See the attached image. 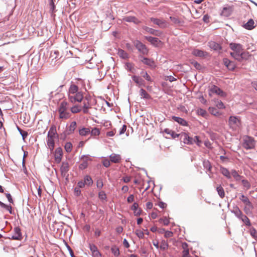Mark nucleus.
<instances>
[{"instance_id":"nucleus-19","label":"nucleus","mask_w":257,"mask_h":257,"mask_svg":"<svg viewBox=\"0 0 257 257\" xmlns=\"http://www.w3.org/2000/svg\"><path fill=\"white\" fill-rule=\"evenodd\" d=\"M253 209V206L252 203L246 205H244L243 207V211L247 215H250L252 213V210Z\"/></svg>"},{"instance_id":"nucleus-30","label":"nucleus","mask_w":257,"mask_h":257,"mask_svg":"<svg viewBox=\"0 0 257 257\" xmlns=\"http://www.w3.org/2000/svg\"><path fill=\"white\" fill-rule=\"evenodd\" d=\"M239 199L244 204V205L249 204L251 203L249 198L243 194H240Z\"/></svg>"},{"instance_id":"nucleus-26","label":"nucleus","mask_w":257,"mask_h":257,"mask_svg":"<svg viewBox=\"0 0 257 257\" xmlns=\"http://www.w3.org/2000/svg\"><path fill=\"white\" fill-rule=\"evenodd\" d=\"M139 205L137 203H134L131 207V209L134 211L135 215L138 216L141 214V210L138 208Z\"/></svg>"},{"instance_id":"nucleus-16","label":"nucleus","mask_w":257,"mask_h":257,"mask_svg":"<svg viewBox=\"0 0 257 257\" xmlns=\"http://www.w3.org/2000/svg\"><path fill=\"white\" fill-rule=\"evenodd\" d=\"M255 27L254 21L250 19L247 23L243 25V27L246 30H251L254 28Z\"/></svg>"},{"instance_id":"nucleus-56","label":"nucleus","mask_w":257,"mask_h":257,"mask_svg":"<svg viewBox=\"0 0 257 257\" xmlns=\"http://www.w3.org/2000/svg\"><path fill=\"white\" fill-rule=\"evenodd\" d=\"M89 248L91 251V253L93 252L94 251H95V250H97V247L94 244H89Z\"/></svg>"},{"instance_id":"nucleus-13","label":"nucleus","mask_w":257,"mask_h":257,"mask_svg":"<svg viewBox=\"0 0 257 257\" xmlns=\"http://www.w3.org/2000/svg\"><path fill=\"white\" fill-rule=\"evenodd\" d=\"M145 38L152 45L155 46H159L161 43V41L159 40L157 38H155L151 36H146Z\"/></svg>"},{"instance_id":"nucleus-64","label":"nucleus","mask_w":257,"mask_h":257,"mask_svg":"<svg viewBox=\"0 0 257 257\" xmlns=\"http://www.w3.org/2000/svg\"><path fill=\"white\" fill-rule=\"evenodd\" d=\"M122 180L124 183H128L131 181V178L130 176H124L122 178Z\"/></svg>"},{"instance_id":"nucleus-60","label":"nucleus","mask_w":257,"mask_h":257,"mask_svg":"<svg viewBox=\"0 0 257 257\" xmlns=\"http://www.w3.org/2000/svg\"><path fill=\"white\" fill-rule=\"evenodd\" d=\"M110 164V161L108 159H105L103 161V165L105 167H108Z\"/></svg>"},{"instance_id":"nucleus-52","label":"nucleus","mask_w":257,"mask_h":257,"mask_svg":"<svg viewBox=\"0 0 257 257\" xmlns=\"http://www.w3.org/2000/svg\"><path fill=\"white\" fill-rule=\"evenodd\" d=\"M242 185H243V186L246 189H248L250 187V184L249 183V182L246 180H242Z\"/></svg>"},{"instance_id":"nucleus-29","label":"nucleus","mask_w":257,"mask_h":257,"mask_svg":"<svg viewBox=\"0 0 257 257\" xmlns=\"http://www.w3.org/2000/svg\"><path fill=\"white\" fill-rule=\"evenodd\" d=\"M76 126L77 124L76 121H72L67 128L68 134H70L73 133L75 130Z\"/></svg>"},{"instance_id":"nucleus-39","label":"nucleus","mask_w":257,"mask_h":257,"mask_svg":"<svg viewBox=\"0 0 257 257\" xmlns=\"http://www.w3.org/2000/svg\"><path fill=\"white\" fill-rule=\"evenodd\" d=\"M181 139L183 140V142L185 144H188V139L187 137H189L188 135L186 133H181L180 134Z\"/></svg>"},{"instance_id":"nucleus-20","label":"nucleus","mask_w":257,"mask_h":257,"mask_svg":"<svg viewBox=\"0 0 257 257\" xmlns=\"http://www.w3.org/2000/svg\"><path fill=\"white\" fill-rule=\"evenodd\" d=\"M123 20L127 22H133L136 24H138L141 23L137 18L134 16L125 17L123 18Z\"/></svg>"},{"instance_id":"nucleus-14","label":"nucleus","mask_w":257,"mask_h":257,"mask_svg":"<svg viewBox=\"0 0 257 257\" xmlns=\"http://www.w3.org/2000/svg\"><path fill=\"white\" fill-rule=\"evenodd\" d=\"M192 54L194 56L199 57H204L208 55V53L206 52L199 49L193 50L192 52Z\"/></svg>"},{"instance_id":"nucleus-12","label":"nucleus","mask_w":257,"mask_h":257,"mask_svg":"<svg viewBox=\"0 0 257 257\" xmlns=\"http://www.w3.org/2000/svg\"><path fill=\"white\" fill-rule=\"evenodd\" d=\"M12 238L15 240H21L22 238V233L20 228L16 227L14 228L13 234Z\"/></svg>"},{"instance_id":"nucleus-47","label":"nucleus","mask_w":257,"mask_h":257,"mask_svg":"<svg viewBox=\"0 0 257 257\" xmlns=\"http://www.w3.org/2000/svg\"><path fill=\"white\" fill-rule=\"evenodd\" d=\"M99 198L101 200H105L106 199V195L103 191H101L98 193Z\"/></svg>"},{"instance_id":"nucleus-54","label":"nucleus","mask_w":257,"mask_h":257,"mask_svg":"<svg viewBox=\"0 0 257 257\" xmlns=\"http://www.w3.org/2000/svg\"><path fill=\"white\" fill-rule=\"evenodd\" d=\"M173 233L171 231H166L164 236L166 238H169L173 236Z\"/></svg>"},{"instance_id":"nucleus-48","label":"nucleus","mask_w":257,"mask_h":257,"mask_svg":"<svg viewBox=\"0 0 257 257\" xmlns=\"http://www.w3.org/2000/svg\"><path fill=\"white\" fill-rule=\"evenodd\" d=\"M135 234L140 238H143L144 237V233L143 231L140 229H137L135 231Z\"/></svg>"},{"instance_id":"nucleus-17","label":"nucleus","mask_w":257,"mask_h":257,"mask_svg":"<svg viewBox=\"0 0 257 257\" xmlns=\"http://www.w3.org/2000/svg\"><path fill=\"white\" fill-rule=\"evenodd\" d=\"M109 158L110 161L114 163H118L121 160V156L119 155L114 153L110 155Z\"/></svg>"},{"instance_id":"nucleus-28","label":"nucleus","mask_w":257,"mask_h":257,"mask_svg":"<svg viewBox=\"0 0 257 257\" xmlns=\"http://www.w3.org/2000/svg\"><path fill=\"white\" fill-rule=\"evenodd\" d=\"M90 130L89 128L82 127L79 130V134L81 136H86L89 134Z\"/></svg>"},{"instance_id":"nucleus-61","label":"nucleus","mask_w":257,"mask_h":257,"mask_svg":"<svg viewBox=\"0 0 257 257\" xmlns=\"http://www.w3.org/2000/svg\"><path fill=\"white\" fill-rule=\"evenodd\" d=\"M101 234V231L98 228H96L94 231V235L95 237H97L99 236Z\"/></svg>"},{"instance_id":"nucleus-45","label":"nucleus","mask_w":257,"mask_h":257,"mask_svg":"<svg viewBox=\"0 0 257 257\" xmlns=\"http://www.w3.org/2000/svg\"><path fill=\"white\" fill-rule=\"evenodd\" d=\"M111 252L112 253L116 256H117L119 255V249L116 246H113L111 248Z\"/></svg>"},{"instance_id":"nucleus-49","label":"nucleus","mask_w":257,"mask_h":257,"mask_svg":"<svg viewBox=\"0 0 257 257\" xmlns=\"http://www.w3.org/2000/svg\"><path fill=\"white\" fill-rule=\"evenodd\" d=\"M197 112L199 115H200L202 116H205L207 114L206 111L202 108H199L197 109Z\"/></svg>"},{"instance_id":"nucleus-37","label":"nucleus","mask_w":257,"mask_h":257,"mask_svg":"<svg viewBox=\"0 0 257 257\" xmlns=\"http://www.w3.org/2000/svg\"><path fill=\"white\" fill-rule=\"evenodd\" d=\"M84 182L85 185L91 186L93 184L92 178L89 176H86L84 178Z\"/></svg>"},{"instance_id":"nucleus-15","label":"nucleus","mask_w":257,"mask_h":257,"mask_svg":"<svg viewBox=\"0 0 257 257\" xmlns=\"http://www.w3.org/2000/svg\"><path fill=\"white\" fill-rule=\"evenodd\" d=\"M223 63L225 66L230 70H233L235 68V65L233 62H232L227 58L223 59Z\"/></svg>"},{"instance_id":"nucleus-34","label":"nucleus","mask_w":257,"mask_h":257,"mask_svg":"<svg viewBox=\"0 0 257 257\" xmlns=\"http://www.w3.org/2000/svg\"><path fill=\"white\" fill-rule=\"evenodd\" d=\"M230 175L231 176H232L236 181L240 180L241 177L235 170H232L231 171Z\"/></svg>"},{"instance_id":"nucleus-5","label":"nucleus","mask_w":257,"mask_h":257,"mask_svg":"<svg viewBox=\"0 0 257 257\" xmlns=\"http://www.w3.org/2000/svg\"><path fill=\"white\" fill-rule=\"evenodd\" d=\"M228 124L232 130H237L240 125V121L237 116H231L228 119Z\"/></svg>"},{"instance_id":"nucleus-35","label":"nucleus","mask_w":257,"mask_h":257,"mask_svg":"<svg viewBox=\"0 0 257 257\" xmlns=\"http://www.w3.org/2000/svg\"><path fill=\"white\" fill-rule=\"evenodd\" d=\"M215 105L219 109H223L225 108V106L223 102L218 100L215 99L214 100Z\"/></svg>"},{"instance_id":"nucleus-24","label":"nucleus","mask_w":257,"mask_h":257,"mask_svg":"<svg viewBox=\"0 0 257 257\" xmlns=\"http://www.w3.org/2000/svg\"><path fill=\"white\" fill-rule=\"evenodd\" d=\"M220 171L221 174L228 179H231L230 172L226 168L221 167Z\"/></svg>"},{"instance_id":"nucleus-50","label":"nucleus","mask_w":257,"mask_h":257,"mask_svg":"<svg viewBox=\"0 0 257 257\" xmlns=\"http://www.w3.org/2000/svg\"><path fill=\"white\" fill-rule=\"evenodd\" d=\"M142 76L145 78L148 81H152L151 77L148 75L146 72H142L141 73Z\"/></svg>"},{"instance_id":"nucleus-31","label":"nucleus","mask_w":257,"mask_h":257,"mask_svg":"<svg viewBox=\"0 0 257 257\" xmlns=\"http://www.w3.org/2000/svg\"><path fill=\"white\" fill-rule=\"evenodd\" d=\"M140 95L141 98L144 99H150L151 98L150 95L147 93V92L143 88H141L140 90Z\"/></svg>"},{"instance_id":"nucleus-25","label":"nucleus","mask_w":257,"mask_h":257,"mask_svg":"<svg viewBox=\"0 0 257 257\" xmlns=\"http://www.w3.org/2000/svg\"><path fill=\"white\" fill-rule=\"evenodd\" d=\"M61 171L62 174L65 175V174L69 170V164L67 162H63L62 163V165L61 167Z\"/></svg>"},{"instance_id":"nucleus-7","label":"nucleus","mask_w":257,"mask_h":257,"mask_svg":"<svg viewBox=\"0 0 257 257\" xmlns=\"http://www.w3.org/2000/svg\"><path fill=\"white\" fill-rule=\"evenodd\" d=\"M134 45L138 51L143 55H147L148 53V49L146 46L139 41L134 42Z\"/></svg>"},{"instance_id":"nucleus-22","label":"nucleus","mask_w":257,"mask_h":257,"mask_svg":"<svg viewBox=\"0 0 257 257\" xmlns=\"http://www.w3.org/2000/svg\"><path fill=\"white\" fill-rule=\"evenodd\" d=\"M133 80L139 86H144L145 81L141 78L138 76H133L132 77Z\"/></svg>"},{"instance_id":"nucleus-44","label":"nucleus","mask_w":257,"mask_h":257,"mask_svg":"<svg viewBox=\"0 0 257 257\" xmlns=\"http://www.w3.org/2000/svg\"><path fill=\"white\" fill-rule=\"evenodd\" d=\"M159 221L161 223H163L164 225H168L170 223L169 219L166 217L160 218Z\"/></svg>"},{"instance_id":"nucleus-51","label":"nucleus","mask_w":257,"mask_h":257,"mask_svg":"<svg viewBox=\"0 0 257 257\" xmlns=\"http://www.w3.org/2000/svg\"><path fill=\"white\" fill-rule=\"evenodd\" d=\"M2 207L7 210L10 212V213H11V214L12 213V209L11 206L6 205L5 203H2Z\"/></svg>"},{"instance_id":"nucleus-36","label":"nucleus","mask_w":257,"mask_h":257,"mask_svg":"<svg viewBox=\"0 0 257 257\" xmlns=\"http://www.w3.org/2000/svg\"><path fill=\"white\" fill-rule=\"evenodd\" d=\"M209 111L211 114L215 116H219L221 114V113L215 107H209Z\"/></svg>"},{"instance_id":"nucleus-53","label":"nucleus","mask_w":257,"mask_h":257,"mask_svg":"<svg viewBox=\"0 0 257 257\" xmlns=\"http://www.w3.org/2000/svg\"><path fill=\"white\" fill-rule=\"evenodd\" d=\"M193 143H196L198 146H200V145L201 143L198 136H195L194 138H193Z\"/></svg>"},{"instance_id":"nucleus-43","label":"nucleus","mask_w":257,"mask_h":257,"mask_svg":"<svg viewBox=\"0 0 257 257\" xmlns=\"http://www.w3.org/2000/svg\"><path fill=\"white\" fill-rule=\"evenodd\" d=\"M242 218L241 221L247 226H250L251 223L248 218L244 214L243 216H242Z\"/></svg>"},{"instance_id":"nucleus-2","label":"nucleus","mask_w":257,"mask_h":257,"mask_svg":"<svg viewBox=\"0 0 257 257\" xmlns=\"http://www.w3.org/2000/svg\"><path fill=\"white\" fill-rule=\"evenodd\" d=\"M68 100L72 103L81 102L83 98L81 90L74 83L71 84L68 92Z\"/></svg>"},{"instance_id":"nucleus-10","label":"nucleus","mask_w":257,"mask_h":257,"mask_svg":"<svg viewBox=\"0 0 257 257\" xmlns=\"http://www.w3.org/2000/svg\"><path fill=\"white\" fill-rule=\"evenodd\" d=\"M151 21L154 24L158 25L161 28H165L167 27V25L166 22L163 20L151 18Z\"/></svg>"},{"instance_id":"nucleus-18","label":"nucleus","mask_w":257,"mask_h":257,"mask_svg":"<svg viewBox=\"0 0 257 257\" xmlns=\"http://www.w3.org/2000/svg\"><path fill=\"white\" fill-rule=\"evenodd\" d=\"M143 29L147 32L156 36H159L161 35V32L147 26L143 27Z\"/></svg>"},{"instance_id":"nucleus-63","label":"nucleus","mask_w":257,"mask_h":257,"mask_svg":"<svg viewBox=\"0 0 257 257\" xmlns=\"http://www.w3.org/2000/svg\"><path fill=\"white\" fill-rule=\"evenodd\" d=\"M85 184L84 181H80L78 182L77 186L79 188H83L85 186Z\"/></svg>"},{"instance_id":"nucleus-55","label":"nucleus","mask_w":257,"mask_h":257,"mask_svg":"<svg viewBox=\"0 0 257 257\" xmlns=\"http://www.w3.org/2000/svg\"><path fill=\"white\" fill-rule=\"evenodd\" d=\"M96 185L98 188H102L103 186L102 180L101 179L98 180L97 181Z\"/></svg>"},{"instance_id":"nucleus-4","label":"nucleus","mask_w":257,"mask_h":257,"mask_svg":"<svg viewBox=\"0 0 257 257\" xmlns=\"http://www.w3.org/2000/svg\"><path fill=\"white\" fill-rule=\"evenodd\" d=\"M58 112L59 117L61 119H66L71 116L70 113L68 111V103L64 101L61 102L58 108Z\"/></svg>"},{"instance_id":"nucleus-59","label":"nucleus","mask_w":257,"mask_h":257,"mask_svg":"<svg viewBox=\"0 0 257 257\" xmlns=\"http://www.w3.org/2000/svg\"><path fill=\"white\" fill-rule=\"evenodd\" d=\"M92 255L93 257H101V254L100 253L98 249L97 250H95V251L92 252Z\"/></svg>"},{"instance_id":"nucleus-38","label":"nucleus","mask_w":257,"mask_h":257,"mask_svg":"<svg viewBox=\"0 0 257 257\" xmlns=\"http://www.w3.org/2000/svg\"><path fill=\"white\" fill-rule=\"evenodd\" d=\"M118 55L119 56L123 59H126L128 58V54L124 50L119 49L118 51Z\"/></svg>"},{"instance_id":"nucleus-21","label":"nucleus","mask_w":257,"mask_h":257,"mask_svg":"<svg viewBox=\"0 0 257 257\" xmlns=\"http://www.w3.org/2000/svg\"><path fill=\"white\" fill-rule=\"evenodd\" d=\"M142 62L150 67L154 68L155 67V62L152 59L144 57L142 59Z\"/></svg>"},{"instance_id":"nucleus-6","label":"nucleus","mask_w":257,"mask_h":257,"mask_svg":"<svg viewBox=\"0 0 257 257\" xmlns=\"http://www.w3.org/2000/svg\"><path fill=\"white\" fill-rule=\"evenodd\" d=\"M255 146L254 139L248 136L243 138V147L247 150L252 149Z\"/></svg>"},{"instance_id":"nucleus-62","label":"nucleus","mask_w":257,"mask_h":257,"mask_svg":"<svg viewBox=\"0 0 257 257\" xmlns=\"http://www.w3.org/2000/svg\"><path fill=\"white\" fill-rule=\"evenodd\" d=\"M170 19L171 21L175 24H178L179 23V21L177 18L173 17H170Z\"/></svg>"},{"instance_id":"nucleus-1","label":"nucleus","mask_w":257,"mask_h":257,"mask_svg":"<svg viewBox=\"0 0 257 257\" xmlns=\"http://www.w3.org/2000/svg\"><path fill=\"white\" fill-rule=\"evenodd\" d=\"M229 47L233 51L230 55L239 62L247 60L250 56L248 52L243 51L242 46L240 44L231 43L229 44Z\"/></svg>"},{"instance_id":"nucleus-3","label":"nucleus","mask_w":257,"mask_h":257,"mask_svg":"<svg viewBox=\"0 0 257 257\" xmlns=\"http://www.w3.org/2000/svg\"><path fill=\"white\" fill-rule=\"evenodd\" d=\"M58 136L55 125H53L50 128L47 135V145L50 151H53L55 146V139Z\"/></svg>"},{"instance_id":"nucleus-57","label":"nucleus","mask_w":257,"mask_h":257,"mask_svg":"<svg viewBox=\"0 0 257 257\" xmlns=\"http://www.w3.org/2000/svg\"><path fill=\"white\" fill-rule=\"evenodd\" d=\"M182 257H190L189 250H183Z\"/></svg>"},{"instance_id":"nucleus-40","label":"nucleus","mask_w":257,"mask_h":257,"mask_svg":"<svg viewBox=\"0 0 257 257\" xmlns=\"http://www.w3.org/2000/svg\"><path fill=\"white\" fill-rule=\"evenodd\" d=\"M160 248L162 250H166L168 248V243L167 241L162 240L161 242Z\"/></svg>"},{"instance_id":"nucleus-27","label":"nucleus","mask_w":257,"mask_h":257,"mask_svg":"<svg viewBox=\"0 0 257 257\" xmlns=\"http://www.w3.org/2000/svg\"><path fill=\"white\" fill-rule=\"evenodd\" d=\"M216 191L221 198H223L224 197L225 192L224 189L221 185H219L216 187Z\"/></svg>"},{"instance_id":"nucleus-8","label":"nucleus","mask_w":257,"mask_h":257,"mask_svg":"<svg viewBox=\"0 0 257 257\" xmlns=\"http://www.w3.org/2000/svg\"><path fill=\"white\" fill-rule=\"evenodd\" d=\"M214 93L223 97L225 96V93L219 87L215 85H212L209 89V95L211 96Z\"/></svg>"},{"instance_id":"nucleus-46","label":"nucleus","mask_w":257,"mask_h":257,"mask_svg":"<svg viewBox=\"0 0 257 257\" xmlns=\"http://www.w3.org/2000/svg\"><path fill=\"white\" fill-rule=\"evenodd\" d=\"M65 149L67 152H70L72 150V145L71 143L68 142L65 145Z\"/></svg>"},{"instance_id":"nucleus-41","label":"nucleus","mask_w":257,"mask_h":257,"mask_svg":"<svg viewBox=\"0 0 257 257\" xmlns=\"http://www.w3.org/2000/svg\"><path fill=\"white\" fill-rule=\"evenodd\" d=\"M90 133L92 136H98L100 134V130L96 127H94L90 131Z\"/></svg>"},{"instance_id":"nucleus-9","label":"nucleus","mask_w":257,"mask_h":257,"mask_svg":"<svg viewBox=\"0 0 257 257\" xmlns=\"http://www.w3.org/2000/svg\"><path fill=\"white\" fill-rule=\"evenodd\" d=\"M63 156V151L62 148H57L55 151L54 157L56 163H59L61 161Z\"/></svg>"},{"instance_id":"nucleus-42","label":"nucleus","mask_w":257,"mask_h":257,"mask_svg":"<svg viewBox=\"0 0 257 257\" xmlns=\"http://www.w3.org/2000/svg\"><path fill=\"white\" fill-rule=\"evenodd\" d=\"M203 166L208 171H211V166L210 165V162L207 160H205L203 161Z\"/></svg>"},{"instance_id":"nucleus-11","label":"nucleus","mask_w":257,"mask_h":257,"mask_svg":"<svg viewBox=\"0 0 257 257\" xmlns=\"http://www.w3.org/2000/svg\"><path fill=\"white\" fill-rule=\"evenodd\" d=\"M231 212L233 213L237 218L241 220L244 214L238 206L234 207L232 210H231Z\"/></svg>"},{"instance_id":"nucleus-58","label":"nucleus","mask_w":257,"mask_h":257,"mask_svg":"<svg viewBox=\"0 0 257 257\" xmlns=\"http://www.w3.org/2000/svg\"><path fill=\"white\" fill-rule=\"evenodd\" d=\"M182 248L183 250H189L188 245L186 242H183L182 243Z\"/></svg>"},{"instance_id":"nucleus-32","label":"nucleus","mask_w":257,"mask_h":257,"mask_svg":"<svg viewBox=\"0 0 257 257\" xmlns=\"http://www.w3.org/2000/svg\"><path fill=\"white\" fill-rule=\"evenodd\" d=\"M209 46L215 50H218L221 49L220 46L215 42H210L209 43Z\"/></svg>"},{"instance_id":"nucleus-23","label":"nucleus","mask_w":257,"mask_h":257,"mask_svg":"<svg viewBox=\"0 0 257 257\" xmlns=\"http://www.w3.org/2000/svg\"><path fill=\"white\" fill-rule=\"evenodd\" d=\"M172 119L183 126H187L188 124L187 122L182 118L173 116Z\"/></svg>"},{"instance_id":"nucleus-33","label":"nucleus","mask_w":257,"mask_h":257,"mask_svg":"<svg viewBox=\"0 0 257 257\" xmlns=\"http://www.w3.org/2000/svg\"><path fill=\"white\" fill-rule=\"evenodd\" d=\"M71 111L73 113H77L80 112L82 110L81 107L79 105H75L70 108Z\"/></svg>"}]
</instances>
